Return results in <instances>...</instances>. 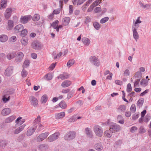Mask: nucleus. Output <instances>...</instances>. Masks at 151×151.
<instances>
[{"mask_svg":"<svg viewBox=\"0 0 151 151\" xmlns=\"http://www.w3.org/2000/svg\"><path fill=\"white\" fill-rule=\"evenodd\" d=\"M107 124L110 125L109 130L112 133L119 132L120 129V126L116 123L112 122L110 124L109 123L107 122Z\"/></svg>","mask_w":151,"mask_h":151,"instance_id":"f257e3e1","label":"nucleus"},{"mask_svg":"<svg viewBox=\"0 0 151 151\" xmlns=\"http://www.w3.org/2000/svg\"><path fill=\"white\" fill-rule=\"evenodd\" d=\"M93 130L96 135L101 137L103 134V130L101 127L99 125H95L93 127Z\"/></svg>","mask_w":151,"mask_h":151,"instance_id":"f03ea898","label":"nucleus"},{"mask_svg":"<svg viewBox=\"0 0 151 151\" xmlns=\"http://www.w3.org/2000/svg\"><path fill=\"white\" fill-rule=\"evenodd\" d=\"M90 62L93 65L99 66L100 65V62L98 58L94 56H90L89 58Z\"/></svg>","mask_w":151,"mask_h":151,"instance_id":"7ed1b4c3","label":"nucleus"},{"mask_svg":"<svg viewBox=\"0 0 151 151\" xmlns=\"http://www.w3.org/2000/svg\"><path fill=\"white\" fill-rule=\"evenodd\" d=\"M76 136V132L74 131H70L67 132L64 137L65 140H70L75 138Z\"/></svg>","mask_w":151,"mask_h":151,"instance_id":"20e7f679","label":"nucleus"},{"mask_svg":"<svg viewBox=\"0 0 151 151\" xmlns=\"http://www.w3.org/2000/svg\"><path fill=\"white\" fill-rule=\"evenodd\" d=\"M49 134L48 132H46L40 134L37 138L36 141L38 142H40L46 138Z\"/></svg>","mask_w":151,"mask_h":151,"instance_id":"39448f33","label":"nucleus"},{"mask_svg":"<svg viewBox=\"0 0 151 151\" xmlns=\"http://www.w3.org/2000/svg\"><path fill=\"white\" fill-rule=\"evenodd\" d=\"M60 135L59 132H57L51 135L47 138V139L49 142H52L57 139L59 137Z\"/></svg>","mask_w":151,"mask_h":151,"instance_id":"423d86ee","label":"nucleus"},{"mask_svg":"<svg viewBox=\"0 0 151 151\" xmlns=\"http://www.w3.org/2000/svg\"><path fill=\"white\" fill-rule=\"evenodd\" d=\"M29 101L31 104L34 107H36L38 105V101L35 97L31 96L29 97Z\"/></svg>","mask_w":151,"mask_h":151,"instance_id":"0eeeda50","label":"nucleus"},{"mask_svg":"<svg viewBox=\"0 0 151 151\" xmlns=\"http://www.w3.org/2000/svg\"><path fill=\"white\" fill-rule=\"evenodd\" d=\"M13 9L11 8H7L4 12V16L6 19H8L10 18L11 16Z\"/></svg>","mask_w":151,"mask_h":151,"instance_id":"6e6552de","label":"nucleus"},{"mask_svg":"<svg viewBox=\"0 0 151 151\" xmlns=\"http://www.w3.org/2000/svg\"><path fill=\"white\" fill-rule=\"evenodd\" d=\"M101 1V0H96L91 4L88 9V12H91L96 6L99 5Z\"/></svg>","mask_w":151,"mask_h":151,"instance_id":"1a4fd4ad","label":"nucleus"},{"mask_svg":"<svg viewBox=\"0 0 151 151\" xmlns=\"http://www.w3.org/2000/svg\"><path fill=\"white\" fill-rule=\"evenodd\" d=\"M31 18V17L30 16H22L21 17L20 22L23 24L26 23L29 20H30Z\"/></svg>","mask_w":151,"mask_h":151,"instance_id":"9d476101","label":"nucleus"},{"mask_svg":"<svg viewBox=\"0 0 151 151\" xmlns=\"http://www.w3.org/2000/svg\"><path fill=\"white\" fill-rule=\"evenodd\" d=\"M36 128V125H33L32 127L28 130L27 132V135L28 136L32 135L35 131Z\"/></svg>","mask_w":151,"mask_h":151,"instance_id":"9b49d317","label":"nucleus"},{"mask_svg":"<svg viewBox=\"0 0 151 151\" xmlns=\"http://www.w3.org/2000/svg\"><path fill=\"white\" fill-rule=\"evenodd\" d=\"M13 71V67L12 66L9 67L5 70L4 75L7 76H10L12 75Z\"/></svg>","mask_w":151,"mask_h":151,"instance_id":"f8f14e48","label":"nucleus"},{"mask_svg":"<svg viewBox=\"0 0 151 151\" xmlns=\"http://www.w3.org/2000/svg\"><path fill=\"white\" fill-rule=\"evenodd\" d=\"M24 55L23 52H18L16 55L15 61L17 62H21L23 59Z\"/></svg>","mask_w":151,"mask_h":151,"instance_id":"ddd939ff","label":"nucleus"},{"mask_svg":"<svg viewBox=\"0 0 151 151\" xmlns=\"http://www.w3.org/2000/svg\"><path fill=\"white\" fill-rule=\"evenodd\" d=\"M84 132L86 136L90 138H92L93 136L92 132L90 128H86Z\"/></svg>","mask_w":151,"mask_h":151,"instance_id":"4468645a","label":"nucleus"},{"mask_svg":"<svg viewBox=\"0 0 151 151\" xmlns=\"http://www.w3.org/2000/svg\"><path fill=\"white\" fill-rule=\"evenodd\" d=\"M32 48L35 50H38L41 48V45L38 42L34 41L32 43Z\"/></svg>","mask_w":151,"mask_h":151,"instance_id":"2eb2a0df","label":"nucleus"},{"mask_svg":"<svg viewBox=\"0 0 151 151\" xmlns=\"http://www.w3.org/2000/svg\"><path fill=\"white\" fill-rule=\"evenodd\" d=\"M11 112V109L9 108H6L3 109L1 112L2 116H6L9 114Z\"/></svg>","mask_w":151,"mask_h":151,"instance_id":"dca6fc26","label":"nucleus"},{"mask_svg":"<svg viewBox=\"0 0 151 151\" xmlns=\"http://www.w3.org/2000/svg\"><path fill=\"white\" fill-rule=\"evenodd\" d=\"M24 28L23 25L22 24H18L14 28V32L16 33H18L21 32Z\"/></svg>","mask_w":151,"mask_h":151,"instance_id":"f3484780","label":"nucleus"},{"mask_svg":"<svg viewBox=\"0 0 151 151\" xmlns=\"http://www.w3.org/2000/svg\"><path fill=\"white\" fill-rule=\"evenodd\" d=\"M141 23V21L140 20L139 18L138 17L136 21L134 23L132 26V29H137L139 27V24Z\"/></svg>","mask_w":151,"mask_h":151,"instance_id":"a211bd4d","label":"nucleus"},{"mask_svg":"<svg viewBox=\"0 0 151 151\" xmlns=\"http://www.w3.org/2000/svg\"><path fill=\"white\" fill-rule=\"evenodd\" d=\"M82 41L83 44L85 46H88L90 43V40L86 37H83L82 39Z\"/></svg>","mask_w":151,"mask_h":151,"instance_id":"6ab92c4d","label":"nucleus"},{"mask_svg":"<svg viewBox=\"0 0 151 151\" xmlns=\"http://www.w3.org/2000/svg\"><path fill=\"white\" fill-rule=\"evenodd\" d=\"M16 118V116H15L12 115L6 118L4 120V122L5 123H9L14 120Z\"/></svg>","mask_w":151,"mask_h":151,"instance_id":"aec40b11","label":"nucleus"},{"mask_svg":"<svg viewBox=\"0 0 151 151\" xmlns=\"http://www.w3.org/2000/svg\"><path fill=\"white\" fill-rule=\"evenodd\" d=\"M126 109V106L124 105H120L117 108V111L121 113L124 112Z\"/></svg>","mask_w":151,"mask_h":151,"instance_id":"412c9836","label":"nucleus"},{"mask_svg":"<svg viewBox=\"0 0 151 151\" xmlns=\"http://www.w3.org/2000/svg\"><path fill=\"white\" fill-rule=\"evenodd\" d=\"M69 75L67 73H63L62 74H60L58 77V79L60 78L64 80L68 78Z\"/></svg>","mask_w":151,"mask_h":151,"instance_id":"4be33fe9","label":"nucleus"},{"mask_svg":"<svg viewBox=\"0 0 151 151\" xmlns=\"http://www.w3.org/2000/svg\"><path fill=\"white\" fill-rule=\"evenodd\" d=\"M25 126V125L24 124H23L18 128L16 129L14 131V134H17L20 133L24 129Z\"/></svg>","mask_w":151,"mask_h":151,"instance_id":"5701e85b","label":"nucleus"},{"mask_svg":"<svg viewBox=\"0 0 151 151\" xmlns=\"http://www.w3.org/2000/svg\"><path fill=\"white\" fill-rule=\"evenodd\" d=\"M137 29H132L133 31V36L136 41L139 39V34L137 31Z\"/></svg>","mask_w":151,"mask_h":151,"instance_id":"b1692460","label":"nucleus"},{"mask_svg":"<svg viewBox=\"0 0 151 151\" xmlns=\"http://www.w3.org/2000/svg\"><path fill=\"white\" fill-rule=\"evenodd\" d=\"M65 116V112H63L58 113L56 114L55 116L56 118L57 119H60L63 118Z\"/></svg>","mask_w":151,"mask_h":151,"instance_id":"393cba45","label":"nucleus"},{"mask_svg":"<svg viewBox=\"0 0 151 151\" xmlns=\"http://www.w3.org/2000/svg\"><path fill=\"white\" fill-rule=\"evenodd\" d=\"M7 24V29L10 30L12 29L14 25L13 21L11 20L8 21Z\"/></svg>","mask_w":151,"mask_h":151,"instance_id":"a878e982","label":"nucleus"},{"mask_svg":"<svg viewBox=\"0 0 151 151\" xmlns=\"http://www.w3.org/2000/svg\"><path fill=\"white\" fill-rule=\"evenodd\" d=\"M8 38L7 35H0V42H4L8 40Z\"/></svg>","mask_w":151,"mask_h":151,"instance_id":"bb28decb","label":"nucleus"},{"mask_svg":"<svg viewBox=\"0 0 151 151\" xmlns=\"http://www.w3.org/2000/svg\"><path fill=\"white\" fill-rule=\"evenodd\" d=\"M10 99V96L9 95H4L2 96V100L4 103L8 102Z\"/></svg>","mask_w":151,"mask_h":151,"instance_id":"cd10ccee","label":"nucleus"},{"mask_svg":"<svg viewBox=\"0 0 151 151\" xmlns=\"http://www.w3.org/2000/svg\"><path fill=\"white\" fill-rule=\"evenodd\" d=\"M20 41L21 43L23 46H26L28 44V39L26 37H22Z\"/></svg>","mask_w":151,"mask_h":151,"instance_id":"c85d7f7f","label":"nucleus"},{"mask_svg":"<svg viewBox=\"0 0 151 151\" xmlns=\"http://www.w3.org/2000/svg\"><path fill=\"white\" fill-rule=\"evenodd\" d=\"M16 55V53L14 52H12L8 54L6 56L7 59L9 60L13 58Z\"/></svg>","mask_w":151,"mask_h":151,"instance_id":"c756f323","label":"nucleus"},{"mask_svg":"<svg viewBox=\"0 0 151 151\" xmlns=\"http://www.w3.org/2000/svg\"><path fill=\"white\" fill-rule=\"evenodd\" d=\"M117 120L118 122L121 124H123L124 123V121L122 116L119 115L117 116Z\"/></svg>","mask_w":151,"mask_h":151,"instance_id":"7c9ffc66","label":"nucleus"},{"mask_svg":"<svg viewBox=\"0 0 151 151\" xmlns=\"http://www.w3.org/2000/svg\"><path fill=\"white\" fill-rule=\"evenodd\" d=\"M71 84V82L70 81L66 80L62 83L61 86L63 87H66L69 86Z\"/></svg>","mask_w":151,"mask_h":151,"instance_id":"2f4dec72","label":"nucleus"},{"mask_svg":"<svg viewBox=\"0 0 151 151\" xmlns=\"http://www.w3.org/2000/svg\"><path fill=\"white\" fill-rule=\"evenodd\" d=\"M95 149L97 150L100 151L103 149V147L101 143H98L96 144L95 145Z\"/></svg>","mask_w":151,"mask_h":151,"instance_id":"473e14b6","label":"nucleus"},{"mask_svg":"<svg viewBox=\"0 0 151 151\" xmlns=\"http://www.w3.org/2000/svg\"><path fill=\"white\" fill-rule=\"evenodd\" d=\"M70 18L69 17H65L63 20L62 23L63 25H68L69 23Z\"/></svg>","mask_w":151,"mask_h":151,"instance_id":"72a5a7b5","label":"nucleus"},{"mask_svg":"<svg viewBox=\"0 0 151 151\" xmlns=\"http://www.w3.org/2000/svg\"><path fill=\"white\" fill-rule=\"evenodd\" d=\"M85 1V0H74L73 2L74 5L76 4L78 5L83 4Z\"/></svg>","mask_w":151,"mask_h":151,"instance_id":"f704fd0d","label":"nucleus"},{"mask_svg":"<svg viewBox=\"0 0 151 151\" xmlns=\"http://www.w3.org/2000/svg\"><path fill=\"white\" fill-rule=\"evenodd\" d=\"M48 99L47 96L46 95H43L41 97L40 102L44 104L46 102Z\"/></svg>","mask_w":151,"mask_h":151,"instance_id":"c9c22d12","label":"nucleus"},{"mask_svg":"<svg viewBox=\"0 0 151 151\" xmlns=\"http://www.w3.org/2000/svg\"><path fill=\"white\" fill-rule=\"evenodd\" d=\"M7 144V142L4 140H1L0 142V146L1 148L4 149Z\"/></svg>","mask_w":151,"mask_h":151,"instance_id":"e433bc0d","label":"nucleus"},{"mask_svg":"<svg viewBox=\"0 0 151 151\" xmlns=\"http://www.w3.org/2000/svg\"><path fill=\"white\" fill-rule=\"evenodd\" d=\"M144 99H139L137 101V106L139 108L142 107L143 104Z\"/></svg>","mask_w":151,"mask_h":151,"instance_id":"4c0bfd02","label":"nucleus"},{"mask_svg":"<svg viewBox=\"0 0 151 151\" xmlns=\"http://www.w3.org/2000/svg\"><path fill=\"white\" fill-rule=\"evenodd\" d=\"M59 106L63 109H65L67 107V104L65 102L62 101L59 104Z\"/></svg>","mask_w":151,"mask_h":151,"instance_id":"58836bf2","label":"nucleus"},{"mask_svg":"<svg viewBox=\"0 0 151 151\" xmlns=\"http://www.w3.org/2000/svg\"><path fill=\"white\" fill-rule=\"evenodd\" d=\"M30 63L29 61V60H25L23 64L22 67L23 69L28 67Z\"/></svg>","mask_w":151,"mask_h":151,"instance_id":"ea45409f","label":"nucleus"},{"mask_svg":"<svg viewBox=\"0 0 151 151\" xmlns=\"http://www.w3.org/2000/svg\"><path fill=\"white\" fill-rule=\"evenodd\" d=\"M41 118L40 116L38 115L37 116V117L36 118L34 121L33 125H35L36 126H37V124L40 123V121Z\"/></svg>","mask_w":151,"mask_h":151,"instance_id":"a19ab883","label":"nucleus"},{"mask_svg":"<svg viewBox=\"0 0 151 151\" xmlns=\"http://www.w3.org/2000/svg\"><path fill=\"white\" fill-rule=\"evenodd\" d=\"M59 24V21L58 20H56L55 22L52 23L51 26L55 29H57Z\"/></svg>","mask_w":151,"mask_h":151,"instance_id":"79ce46f5","label":"nucleus"},{"mask_svg":"<svg viewBox=\"0 0 151 151\" xmlns=\"http://www.w3.org/2000/svg\"><path fill=\"white\" fill-rule=\"evenodd\" d=\"M77 120V116L76 115L73 116L68 120V122L71 123L75 122Z\"/></svg>","mask_w":151,"mask_h":151,"instance_id":"37998d69","label":"nucleus"},{"mask_svg":"<svg viewBox=\"0 0 151 151\" xmlns=\"http://www.w3.org/2000/svg\"><path fill=\"white\" fill-rule=\"evenodd\" d=\"M1 8H5L7 6V0H1Z\"/></svg>","mask_w":151,"mask_h":151,"instance_id":"c03bdc74","label":"nucleus"},{"mask_svg":"<svg viewBox=\"0 0 151 151\" xmlns=\"http://www.w3.org/2000/svg\"><path fill=\"white\" fill-rule=\"evenodd\" d=\"M104 135L108 138H110L112 136V134L111 133V131L109 130H106L104 132Z\"/></svg>","mask_w":151,"mask_h":151,"instance_id":"a18cd8bd","label":"nucleus"},{"mask_svg":"<svg viewBox=\"0 0 151 151\" xmlns=\"http://www.w3.org/2000/svg\"><path fill=\"white\" fill-rule=\"evenodd\" d=\"M74 62L75 61L74 60H70L67 62V65L68 67L70 68L74 64Z\"/></svg>","mask_w":151,"mask_h":151,"instance_id":"49530a36","label":"nucleus"},{"mask_svg":"<svg viewBox=\"0 0 151 151\" xmlns=\"http://www.w3.org/2000/svg\"><path fill=\"white\" fill-rule=\"evenodd\" d=\"M40 16L39 14H35L33 16L32 19L34 21H38L40 19Z\"/></svg>","mask_w":151,"mask_h":151,"instance_id":"de8ad7c7","label":"nucleus"},{"mask_svg":"<svg viewBox=\"0 0 151 151\" xmlns=\"http://www.w3.org/2000/svg\"><path fill=\"white\" fill-rule=\"evenodd\" d=\"M28 33L27 29H22L21 32V35L22 37H24L26 36Z\"/></svg>","mask_w":151,"mask_h":151,"instance_id":"09e8293b","label":"nucleus"},{"mask_svg":"<svg viewBox=\"0 0 151 151\" xmlns=\"http://www.w3.org/2000/svg\"><path fill=\"white\" fill-rule=\"evenodd\" d=\"M52 75L51 73H49L45 76V77L48 80H51L52 78Z\"/></svg>","mask_w":151,"mask_h":151,"instance_id":"8fccbe9b","label":"nucleus"},{"mask_svg":"<svg viewBox=\"0 0 151 151\" xmlns=\"http://www.w3.org/2000/svg\"><path fill=\"white\" fill-rule=\"evenodd\" d=\"M21 75L23 77H25L27 76L28 73L27 71L23 69L21 73Z\"/></svg>","mask_w":151,"mask_h":151,"instance_id":"3c124183","label":"nucleus"},{"mask_svg":"<svg viewBox=\"0 0 151 151\" xmlns=\"http://www.w3.org/2000/svg\"><path fill=\"white\" fill-rule=\"evenodd\" d=\"M130 71L128 69H126L123 73V76L124 77H126L129 76L130 75Z\"/></svg>","mask_w":151,"mask_h":151,"instance_id":"603ef678","label":"nucleus"},{"mask_svg":"<svg viewBox=\"0 0 151 151\" xmlns=\"http://www.w3.org/2000/svg\"><path fill=\"white\" fill-rule=\"evenodd\" d=\"M109 19V17H106L101 19L100 21V23L103 24L107 22Z\"/></svg>","mask_w":151,"mask_h":151,"instance_id":"864d4df0","label":"nucleus"},{"mask_svg":"<svg viewBox=\"0 0 151 151\" xmlns=\"http://www.w3.org/2000/svg\"><path fill=\"white\" fill-rule=\"evenodd\" d=\"M136 110V106L134 104H132L130 107V110L132 113H134Z\"/></svg>","mask_w":151,"mask_h":151,"instance_id":"5fc2aeb1","label":"nucleus"},{"mask_svg":"<svg viewBox=\"0 0 151 151\" xmlns=\"http://www.w3.org/2000/svg\"><path fill=\"white\" fill-rule=\"evenodd\" d=\"M37 125V127L38 126V127L37 130V132H39L41 130L43 129V126L41 124H38Z\"/></svg>","mask_w":151,"mask_h":151,"instance_id":"6e6d98bb","label":"nucleus"},{"mask_svg":"<svg viewBox=\"0 0 151 151\" xmlns=\"http://www.w3.org/2000/svg\"><path fill=\"white\" fill-rule=\"evenodd\" d=\"M132 90L131 85L130 83H128L127 86V91L128 92H130Z\"/></svg>","mask_w":151,"mask_h":151,"instance_id":"4d7b16f0","label":"nucleus"},{"mask_svg":"<svg viewBox=\"0 0 151 151\" xmlns=\"http://www.w3.org/2000/svg\"><path fill=\"white\" fill-rule=\"evenodd\" d=\"M56 63H52L48 68L49 70H52L55 68Z\"/></svg>","mask_w":151,"mask_h":151,"instance_id":"13d9d810","label":"nucleus"},{"mask_svg":"<svg viewBox=\"0 0 151 151\" xmlns=\"http://www.w3.org/2000/svg\"><path fill=\"white\" fill-rule=\"evenodd\" d=\"M151 116L150 114H147L145 116V119L144 120L145 122H147L150 119Z\"/></svg>","mask_w":151,"mask_h":151,"instance_id":"bf43d9fd","label":"nucleus"},{"mask_svg":"<svg viewBox=\"0 0 151 151\" xmlns=\"http://www.w3.org/2000/svg\"><path fill=\"white\" fill-rule=\"evenodd\" d=\"M139 113H136L134 114L132 116V119L133 120L136 119L139 117Z\"/></svg>","mask_w":151,"mask_h":151,"instance_id":"052dcab7","label":"nucleus"},{"mask_svg":"<svg viewBox=\"0 0 151 151\" xmlns=\"http://www.w3.org/2000/svg\"><path fill=\"white\" fill-rule=\"evenodd\" d=\"M94 27L96 29H98L100 27V25L97 22H95L93 24Z\"/></svg>","mask_w":151,"mask_h":151,"instance_id":"680f3d73","label":"nucleus"},{"mask_svg":"<svg viewBox=\"0 0 151 151\" xmlns=\"http://www.w3.org/2000/svg\"><path fill=\"white\" fill-rule=\"evenodd\" d=\"M16 40L17 37L15 36L12 37L9 39L10 41L12 42H14L16 41Z\"/></svg>","mask_w":151,"mask_h":151,"instance_id":"e2e57ef3","label":"nucleus"},{"mask_svg":"<svg viewBox=\"0 0 151 151\" xmlns=\"http://www.w3.org/2000/svg\"><path fill=\"white\" fill-rule=\"evenodd\" d=\"M101 10V8L99 7H96L94 9V12L95 13H98L100 12Z\"/></svg>","mask_w":151,"mask_h":151,"instance_id":"0e129e2a","label":"nucleus"},{"mask_svg":"<svg viewBox=\"0 0 151 151\" xmlns=\"http://www.w3.org/2000/svg\"><path fill=\"white\" fill-rule=\"evenodd\" d=\"M122 141L121 140H119L115 142V144L116 146L117 147H119L122 145Z\"/></svg>","mask_w":151,"mask_h":151,"instance_id":"69168bd1","label":"nucleus"},{"mask_svg":"<svg viewBox=\"0 0 151 151\" xmlns=\"http://www.w3.org/2000/svg\"><path fill=\"white\" fill-rule=\"evenodd\" d=\"M137 128L136 127H132L130 129V131L132 133H134L135 132V131L137 130Z\"/></svg>","mask_w":151,"mask_h":151,"instance_id":"338daca9","label":"nucleus"},{"mask_svg":"<svg viewBox=\"0 0 151 151\" xmlns=\"http://www.w3.org/2000/svg\"><path fill=\"white\" fill-rule=\"evenodd\" d=\"M139 132L141 133H143L146 132V130H145L142 126H141L139 128Z\"/></svg>","mask_w":151,"mask_h":151,"instance_id":"774afa93","label":"nucleus"}]
</instances>
